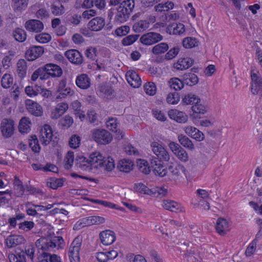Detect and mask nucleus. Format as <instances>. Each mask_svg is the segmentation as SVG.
Listing matches in <instances>:
<instances>
[{
    "instance_id": "1",
    "label": "nucleus",
    "mask_w": 262,
    "mask_h": 262,
    "mask_svg": "<svg viewBox=\"0 0 262 262\" xmlns=\"http://www.w3.org/2000/svg\"><path fill=\"white\" fill-rule=\"evenodd\" d=\"M135 7L134 0H125L117 8L115 13L114 21L118 24L123 23L129 18Z\"/></svg>"
},
{
    "instance_id": "2",
    "label": "nucleus",
    "mask_w": 262,
    "mask_h": 262,
    "mask_svg": "<svg viewBox=\"0 0 262 262\" xmlns=\"http://www.w3.org/2000/svg\"><path fill=\"white\" fill-rule=\"evenodd\" d=\"M91 132L92 139L99 144H107L113 139L111 134L105 129H94Z\"/></svg>"
},
{
    "instance_id": "3",
    "label": "nucleus",
    "mask_w": 262,
    "mask_h": 262,
    "mask_svg": "<svg viewBox=\"0 0 262 262\" xmlns=\"http://www.w3.org/2000/svg\"><path fill=\"white\" fill-rule=\"evenodd\" d=\"M151 150L157 157V159L163 161H168L170 155L165 148L160 143L153 142L151 143Z\"/></svg>"
},
{
    "instance_id": "4",
    "label": "nucleus",
    "mask_w": 262,
    "mask_h": 262,
    "mask_svg": "<svg viewBox=\"0 0 262 262\" xmlns=\"http://www.w3.org/2000/svg\"><path fill=\"white\" fill-rule=\"evenodd\" d=\"M82 239L78 236L73 241L69 248V257L71 262H79V251L81 246Z\"/></svg>"
},
{
    "instance_id": "5",
    "label": "nucleus",
    "mask_w": 262,
    "mask_h": 262,
    "mask_svg": "<svg viewBox=\"0 0 262 262\" xmlns=\"http://www.w3.org/2000/svg\"><path fill=\"white\" fill-rule=\"evenodd\" d=\"M0 129L4 138H10L14 134V122L12 119L5 118L1 123Z\"/></svg>"
},
{
    "instance_id": "6",
    "label": "nucleus",
    "mask_w": 262,
    "mask_h": 262,
    "mask_svg": "<svg viewBox=\"0 0 262 262\" xmlns=\"http://www.w3.org/2000/svg\"><path fill=\"white\" fill-rule=\"evenodd\" d=\"M162 39L163 36L160 34L150 32L142 35L140 38V41L144 45L150 46Z\"/></svg>"
},
{
    "instance_id": "7",
    "label": "nucleus",
    "mask_w": 262,
    "mask_h": 262,
    "mask_svg": "<svg viewBox=\"0 0 262 262\" xmlns=\"http://www.w3.org/2000/svg\"><path fill=\"white\" fill-rule=\"evenodd\" d=\"M52 239L40 238L36 242V246L38 248L39 253L41 255L43 252L50 251L55 248V245Z\"/></svg>"
},
{
    "instance_id": "8",
    "label": "nucleus",
    "mask_w": 262,
    "mask_h": 262,
    "mask_svg": "<svg viewBox=\"0 0 262 262\" xmlns=\"http://www.w3.org/2000/svg\"><path fill=\"white\" fill-rule=\"evenodd\" d=\"M64 55L71 62L74 64L80 65L83 62L82 54L77 50H69L64 53Z\"/></svg>"
},
{
    "instance_id": "9",
    "label": "nucleus",
    "mask_w": 262,
    "mask_h": 262,
    "mask_svg": "<svg viewBox=\"0 0 262 262\" xmlns=\"http://www.w3.org/2000/svg\"><path fill=\"white\" fill-rule=\"evenodd\" d=\"M24 26L28 31L36 33L41 32L44 28L43 23L38 19L28 20Z\"/></svg>"
},
{
    "instance_id": "10",
    "label": "nucleus",
    "mask_w": 262,
    "mask_h": 262,
    "mask_svg": "<svg viewBox=\"0 0 262 262\" xmlns=\"http://www.w3.org/2000/svg\"><path fill=\"white\" fill-rule=\"evenodd\" d=\"M44 53V48L41 46H33L26 51L25 57L29 61H33L40 57Z\"/></svg>"
},
{
    "instance_id": "11",
    "label": "nucleus",
    "mask_w": 262,
    "mask_h": 262,
    "mask_svg": "<svg viewBox=\"0 0 262 262\" xmlns=\"http://www.w3.org/2000/svg\"><path fill=\"white\" fill-rule=\"evenodd\" d=\"M27 111L35 117H40L43 114L41 106L38 103L31 100H27L26 102Z\"/></svg>"
},
{
    "instance_id": "12",
    "label": "nucleus",
    "mask_w": 262,
    "mask_h": 262,
    "mask_svg": "<svg viewBox=\"0 0 262 262\" xmlns=\"http://www.w3.org/2000/svg\"><path fill=\"white\" fill-rule=\"evenodd\" d=\"M43 68L46 74L53 78L60 77L63 74L62 69L55 64H46L43 66Z\"/></svg>"
},
{
    "instance_id": "13",
    "label": "nucleus",
    "mask_w": 262,
    "mask_h": 262,
    "mask_svg": "<svg viewBox=\"0 0 262 262\" xmlns=\"http://www.w3.org/2000/svg\"><path fill=\"white\" fill-rule=\"evenodd\" d=\"M52 130L49 125L45 124L40 130V140L42 144L47 145L52 140L53 137Z\"/></svg>"
},
{
    "instance_id": "14",
    "label": "nucleus",
    "mask_w": 262,
    "mask_h": 262,
    "mask_svg": "<svg viewBox=\"0 0 262 262\" xmlns=\"http://www.w3.org/2000/svg\"><path fill=\"white\" fill-rule=\"evenodd\" d=\"M162 161L159 160L156 158L150 160V164L153 169V171L156 175L161 177L165 176L167 173V170L162 164Z\"/></svg>"
},
{
    "instance_id": "15",
    "label": "nucleus",
    "mask_w": 262,
    "mask_h": 262,
    "mask_svg": "<svg viewBox=\"0 0 262 262\" xmlns=\"http://www.w3.org/2000/svg\"><path fill=\"white\" fill-rule=\"evenodd\" d=\"M101 242L105 246L112 244L116 239L115 233L110 230H106L101 232L99 234Z\"/></svg>"
},
{
    "instance_id": "16",
    "label": "nucleus",
    "mask_w": 262,
    "mask_h": 262,
    "mask_svg": "<svg viewBox=\"0 0 262 262\" xmlns=\"http://www.w3.org/2000/svg\"><path fill=\"white\" fill-rule=\"evenodd\" d=\"M168 170L174 179H180L186 177V169L182 165H171L168 166Z\"/></svg>"
},
{
    "instance_id": "17",
    "label": "nucleus",
    "mask_w": 262,
    "mask_h": 262,
    "mask_svg": "<svg viewBox=\"0 0 262 262\" xmlns=\"http://www.w3.org/2000/svg\"><path fill=\"white\" fill-rule=\"evenodd\" d=\"M104 158L100 152H95L92 154L89 157V161L92 169L102 167L104 164Z\"/></svg>"
},
{
    "instance_id": "18",
    "label": "nucleus",
    "mask_w": 262,
    "mask_h": 262,
    "mask_svg": "<svg viewBox=\"0 0 262 262\" xmlns=\"http://www.w3.org/2000/svg\"><path fill=\"white\" fill-rule=\"evenodd\" d=\"M105 222V219L102 216H91L83 218L81 220L79 223V225H81L82 227L89 226L93 225H100L104 223Z\"/></svg>"
},
{
    "instance_id": "19",
    "label": "nucleus",
    "mask_w": 262,
    "mask_h": 262,
    "mask_svg": "<svg viewBox=\"0 0 262 262\" xmlns=\"http://www.w3.org/2000/svg\"><path fill=\"white\" fill-rule=\"evenodd\" d=\"M126 80L133 88H139L141 84V80L138 74L133 71H128L125 75Z\"/></svg>"
},
{
    "instance_id": "20",
    "label": "nucleus",
    "mask_w": 262,
    "mask_h": 262,
    "mask_svg": "<svg viewBox=\"0 0 262 262\" xmlns=\"http://www.w3.org/2000/svg\"><path fill=\"white\" fill-rule=\"evenodd\" d=\"M168 114L170 119L178 123H185L188 120V116L185 113L177 110H171L168 111Z\"/></svg>"
},
{
    "instance_id": "21",
    "label": "nucleus",
    "mask_w": 262,
    "mask_h": 262,
    "mask_svg": "<svg viewBox=\"0 0 262 262\" xmlns=\"http://www.w3.org/2000/svg\"><path fill=\"white\" fill-rule=\"evenodd\" d=\"M166 32L170 35H183L185 32V27L182 23L173 24L167 27Z\"/></svg>"
},
{
    "instance_id": "22",
    "label": "nucleus",
    "mask_w": 262,
    "mask_h": 262,
    "mask_svg": "<svg viewBox=\"0 0 262 262\" xmlns=\"http://www.w3.org/2000/svg\"><path fill=\"white\" fill-rule=\"evenodd\" d=\"M193 63V60L190 58H181L173 64V68L177 70H185L190 67Z\"/></svg>"
},
{
    "instance_id": "23",
    "label": "nucleus",
    "mask_w": 262,
    "mask_h": 262,
    "mask_svg": "<svg viewBox=\"0 0 262 262\" xmlns=\"http://www.w3.org/2000/svg\"><path fill=\"white\" fill-rule=\"evenodd\" d=\"M162 206L165 209L171 212H179L183 211V207L181 205L178 203L172 200H163Z\"/></svg>"
},
{
    "instance_id": "24",
    "label": "nucleus",
    "mask_w": 262,
    "mask_h": 262,
    "mask_svg": "<svg viewBox=\"0 0 262 262\" xmlns=\"http://www.w3.org/2000/svg\"><path fill=\"white\" fill-rule=\"evenodd\" d=\"M229 223L226 219L220 217L216 222V230L221 235H224L229 231Z\"/></svg>"
},
{
    "instance_id": "25",
    "label": "nucleus",
    "mask_w": 262,
    "mask_h": 262,
    "mask_svg": "<svg viewBox=\"0 0 262 262\" xmlns=\"http://www.w3.org/2000/svg\"><path fill=\"white\" fill-rule=\"evenodd\" d=\"M29 0H12L11 7L15 13H21L28 7Z\"/></svg>"
},
{
    "instance_id": "26",
    "label": "nucleus",
    "mask_w": 262,
    "mask_h": 262,
    "mask_svg": "<svg viewBox=\"0 0 262 262\" xmlns=\"http://www.w3.org/2000/svg\"><path fill=\"white\" fill-rule=\"evenodd\" d=\"M68 108L69 105L67 103L61 102L58 103L51 112V118L53 119L59 118L66 112Z\"/></svg>"
},
{
    "instance_id": "27",
    "label": "nucleus",
    "mask_w": 262,
    "mask_h": 262,
    "mask_svg": "<svg viewBox=\"0 0 262 262\" xmlns=\"http://www.w3.org/2000/svg\"><path fill=\"white\" fill-rule=\"evenodd\" d=\"M105 25V20L102 17H96L91 20L89 24V28L92 31H98L101 30Z\"/></svg>"
},
{
    "instance_id": "28",
    "label": "nucleus",
    "mask_w": 262,
    "mask_h": 262,
    "mask_svg": "<svg viewBox=\"0 0 262 262\" xmlns=\"http://www.w3.org/2000/svg\"><path fill=\"white\" fill-rule=\"evenodd\" d=\"M76 85L81 89H87L91 85V80L86 74L78 75L76 79Z\"/></svg>"
},
{
    "instance_id": "29",
    "label": "nucleus",
    "mask_w": 262,
    "mask_h": 262,
    "mask_svg": "<svg viewBox=\"0 0 262 262\" xmlns=\"http://www.w3.org/2000/svg\"><path fill=\"white\" fill-rule=\"evenodd\" d=\"M75 163L77 167L80 168L82 170H90L92 169L89 159L87 160L86 158L82 156L76 157Z\"/></svg>"
},
{
    "instance_id": "30",
    "label": "nucleus",
    "mask_w": 262,
    "mask_h": 262,
    "mask_svg": "<svg viewBox=\"0 0 262 262\" xmlns=\"http://www.w3.org/2000/svg\"><path fill=\"white\" fill-rule=\"evenodd\" d=\"M184 84L189 86H193L199 82L198 77L192 73H185L182 76Z\"/></svg>"
},
{
    "instance_id": "31",
    "label": "nucleus",
    "mask_w": 262,
    "mask_h": 262,
    "mask_svg": "<svg viewBox=\"0 0 262 262\" xmlns=\"http://www.w3.org/2000/svg\"><path fill=\"white\" fill-rule=\"evenodd\" d=\"M38 262H61L60 257L57 255H51L47 252H43L38 255Z\"/></svg>"
},
{
    "instance_id": "32",
    "label": "nucleus",
    "mask_w": 262,
    "mask_h": 262,
    "mask_svg": "<svg viewBox=\"0 0 262 262\" xmlns=\"http://www.w3.org/2000/svg\"><path fill=\"white\" fill-rule=\"evenodd\" d=\"M24 241V239L22 236L12 235L6 238V242L8 247L12 248L21 244Z\"/></svg>"
},
{
    "instance_id": "33",
    "label": "nucleus",
    "mask_w": 262,
    "mask_h": 262,
    "mask_svg": "<svg viewBox=\"0 0 262 262\" xmlns=\"http://www.w3.org/2000/svg\"><path fill=\"white\" fill-rule=\"evenodd\" d=\"M133 165L134 164L131 160L123 159L118 162L117 167L121 171L128 172L133 169Z\"/></svg>"
},
{
    "instance_id": "34",
    "label": "nucleus",
    "mask_w": 262,
    "mask_h": 262,
    "mask_svg": "<svg viewBox=\"0 0 262 262\" xmlns=\"http://www.w3.org/2000/svg\"><path fill=\"white\" fill-rule=\"evenodd\" d=\"M178 141L184 147L192 150L194 149V145L192 141L186 136L184 135H180L178 137Z\"/></svg>"
},
{
    "instance_id": "35",
    "label": "nucleus",
    "mask_w": 262,
    "mask_h": 262,
    "mask_svg": "<svg viewBox=\"0 0 262 262\" xmlns=\"http://www.w3.org/2000/svg\"><path fill=\"white\" fill-rule=\"evenodd\" d=\"M13 36L16 41L23 42L25 41L27 39V33L26 31L21 28H16L13 30Z\"/></svg>"
},
{
    "instance_id": "36",
    "label": "nucleus",
    "mask_w": 262,
    "mask_h": 262,
    "mask_svg": "<svg viewBox=\"0 0 262 262\" xmlns=\"http://www.w3.org/2000/svg\"><path fill=\"white\" fill-rule=\"evenodd\" d=\"M117 125L118 122L117 121V119L115 118H109L108 120L106 122V126L108 129L112 131H115L116 133H118L119 135L118 137L123 138L124 136L123 133L121 132L120 130L118 131L116 129Z\"/></svg>"
},
{
    "instance_id": "37",
    "label": "nucleus",
    "mask_w": 262,
    "mask_h": 262,
    "mask_svg": "<svg viewBox=\"0 0 262 262\" xmlns=\"http://www.w3.org/2000/svg\"><path fill=\"white\" fill-rule=\"evenodd\" d=\"M31 121L29 118L24 117L20 120L19 130L21 133H27L30 130Z\"/></svg>"
},
{
    "instance_id": "38",
    "label": "nucleus",
    "mask_w": 262,
    "mask_h": 262,
    "mask_svg": "<svg viewBox=\"0 0 262 262\" xmlns=\"http://www.w3.org/2000/svg\"><path fill=\"white\" fill-rule=\"evenodd\" d=\"M182 101L184 104L186 105L191 104L193 105L197 102H200L201 100L199 97L196 96L194 94L192 93H189L187 95H185L183 97Z\"/></svg>"
},
{
    "instance_id": "39",
    "label": "nucleus",
    "mask_w": 262,
    "mask_h": 262,
    "mask_svg": "<svg viewBox=\"0 0 262 262\" xmlns=\"http://www.w3.org/2000/svg\"><path fill=\"white\" fill-rule=\"evenodd\" d=\"M17 73L19 77L24 78L26 75L27 69V62L25 59H20L17 63Z\"/></svg>"
},
{
    "instance_id": "40",
    "label": "nucleus",
    "mask_w": 262,
    "mask_h": 262,
    "mask_svg": "<svg viewBox=\"0 0 262 262\" xmlns=\"http://www.w3.org/2000/svg\"><path fill=\"white\" fill-rule=\"evenodd\" d=\"M149 23L146 20H141L136 23L133 26V30L136 32H141L149 27Z\"/></svg>"
},
{
    "instance_id": "41",
    "label": "nucleus",
    "mask_w": 262,
    "mask_h": 262,
    "mask_svg": "<svg viewBox=\"0 0 262 262\" xmlns=\"http://www.w3.org/2000/svg\"><path fill=\"white\" fill-rule=\"evenodd\" d=\"M169 86L176 91L180 90L184 87L183 80L178 78H172L168 81Z\"/></svg>"
},
{
    "instance_id": "42",
    "label": "nucleus",
    "mask_w": 262,
    "mask_h": 262,
    "mask_svg": "<svg viewBox=\"0 0 262 262\" xmlns=\"http://www.w3.org/2000/svg\"><path fill=\"white\" fill-rule=\"evenodd\" d=\"M51 10L53 14L59 16L63 14L65 12L64 6L60 3H54L51 6Z\"/></svg>"
},
{
    "instance_id": "43",
    "label": "nucleus",
    "mask_w": 262,
    "mask_h": 262,
    "mask_svg": "<svg viewBox=\"0 0 262 262\" xmlns=\"http://www.w3.org/2000/svg\"><path fill=\"white\" fill-rule=\"evenodd\" d=\"M168 45L165 42L160 43L155 46L152 49V52L155 55L164 53L168 49Z\"/></svg>"
},
{
    "instance_id": "44",
    "label": "nucleus",
    "mask_w": 262,
    "mask_h": 262,
    "mask_svg": "<svg viewBox=\"0 0 262 262\" xmlns=\"http://www.w3.org/2000/svg\"><path fill=\"white\" fill-rule=\"evenodd\" d=\"M73 119L69 115H66L62 118L59 122V125L63 129H66L70 127L73 123Z\"/></svg>"
},
{
    "instance_id": "45",
    "label": "nucleus",
    "mask_w": 262,
    "mask_h": 262,
    "mask_svg": "<svg viewBox=\"0 0 262 262\" xmlns=\"http://www.w3.org/2000/svg\"><path fill=\"white\" fill-rule=\"evenodd\" d=\"M13 184L14 189L17 191L16 193L17 196H19L23 195L24 193L25 188L22 182L16 176L14 177Z\"/></svg>"
},
{
    "instance_id": "46",
    "label": "nucleus",
    "mask_w": 262,
    "mask_h": 262,
    "mask_svg": "<svg viewBox=\"0 0 262 262\" xmlns=\"http://www.w3.org/2000/svg\"><path fill=\"white\" fill-rule=\"evenodd\" d=\"M174 4L171 2H167L164 4L160 3L155 7V9L157 12H162L163 11H167L173 8Z\"/></svg>"
},
{
    "instance_id": "47",
    "label": "nucleus",
    "mask_w": 262,
    "mask_h": 262,
    "mask_svg": "<svg viewBox=\"0 0 262 262\" xmlns=\"http://www.w3.org/2000/svg\"><path fill=\"white\" fill-rule=\"evenodd\" d=\"M13 83V78L11 75L9 74H5L3 75L1 85L5 88L7 89L12 85Z\"/></svg>"
},
{
    "instance_id": "48",
    "label": "nucleus",
    "mask_w": 262,
    "mask_h": 262,
    "mask_svg": "<svg viewBox=\"0 0 262 262\" xmlns=\"http://www.w3.org/2000/svg\"><path fill=\"white\" fill-rule=\"evenodd\" d=\"M46 76L47 75L45 73L43 67L37 69L33 72L31 76V80L35 81L38 77H39L41 80H43L48 78V77H46Z\"/></svg>"
},
{
    "instance_id": "49",
    "label": "nucleus",
    "mask_w": 262,
    "mask_h": 262,
    "mask_svg": "<svg viewBox=\"0 0 262 262\" xmlns=\"http://www.w3.org/2000/svg\"><path fill=\"white\" fill-rule=\"evenodd\" d=\"M9 259L10 262H27L24 251L17 253V255L14 254H9Z\"/></svg>"
},
{
    "instance_id": "50",
    "label": "nucleus",
    "mask_w": 262,
    "mask_h": 262,
    "mask_svg": "<svg viewBox=\"0 0 262 262\" xmlns=\"http://www.w3.org/2000/svg\"><path fill=\"white\" fill-rule=\"evenodd\" d=\"M74 160V152L72 151H69L64 159V168L66 169H69L73 165V162Z\"/></svg>"
},
{
    "instance_id": "51",
    "label": "nucleus",
    "mask_w": 262,
    "mask_h": 262,
    "mask_svg": "<svg viewBox=\"0 0 262 262\" xmlns=\"http://www.w3.org/2000/svg\"><path fill=\"white\" fill-rule=\"evenodd\" d=\"M29 145L33 151L35 152H39L40 146L37 137L35 135L31 137V139L29 140Z\"/></svg>"
},
{
    "instance_id": "52",
    "label": "nucleus",
    "mask_w": 262,
    "mask_h": 262,
    "mask_svg": "<svg viewBox=\"0 0 262 262\" xmlns=\"http://www.w3.org/2000/svg\"><path fill=\"white\" fill-rule=\"evenodd\" d=\"M251 84H262V78L260 76L258 71L255 69H251Z\"/></svg>"
},
{
    "instance_id": "53",
    "label": "nucleus",
    "mask_w": 262,
    "mask_h": 262,
    "mask_svg": "<svg viewBox=\"0 0 262 262\" xmlns=\"http://www.w3.org/2000/svg\"><path fill=\"white\" fill-rule=\"evenodd\" d=\"M137 166L139 170L144 174H148L150 171V168L148 166L147 162L144 160H139L137 161Z\"/></svg>"
},
{
    "instance_id": "54",
    "label": "nucleus",
    "mask_w": 262,
    "mask_h": 262,
    "mask_svg": "<svg viewBox=\"0 0 262 262\" xmlns=\"http://www.w3.org/2000/svg\"><path fill=\"white\" fill-rule=\"evenodd\" d=\"M183 46L185 48H192L198 46V41L195 38L188 37L185 38L182 42Z\"/></svg>"
},
{
    "instance_id": "55",
    "label": "nucleus",
    "mask_w": 262,
    "mask_h": 262,
    "mask_svg": "<svg viewBox=\"0 0 262 262\" xmlns=\"http://www.w3.org/2000/svg\"><path fill=\"white\" fill-rule=\"evenodd\" d=\"M135 188L136 190L140 193L152 195V191L142 183L135 184Z\"/></svg>"
},
{
    "instance_id": "56",
    "label": "nucleus",
    "mask_w": 262,
    "mask_h": 262,
    "mask_svg": "<svg viewBox=\"0 0 262 262\" xmlns=\"http://www.w3.org/2000/svg\"><path fill=\"white\" fill-rule=\"evenodd\" d=\"M97 54V50L93 47H88L84 52L85 56L92 60H95Z\"/></svg>"
},
{
    "instance_id": "57",
    "label": "nucleus",
    "mask_w": 262,
    "mask_h": 262,
    "mask_svg": "<svg viewBox=\"0 0 262 262\" xmlns=\"http://www.w3.org/2000/svg\"><path fill=\"white\" fill-rule=\"evenodd\" d=\"M81 20V16L76 14L68 15L66 17V23L74 25H78Z\"/></svg>"
},
{
    "instance_id": "58",
    "label": "nucleus",
    "mask_w": 262,
    "mask_h": 262,
    "mask_svg": "<svg viewBox=\"0 0 262 262\" xmlns=\"http://www.w3.org/2000/svg\"><path fill=\"white\" fill-rule=\"evenodd\" d=\"M35 38L37 41L40 43H45L48 42L51 40V36L48 33H42L36 35Z\"/></svg>"
},
{
    "instance_id": "59",
    "label": "nucleus",
    "mask_w": 262,
    "mask_h": 262,
    "mask_svg": "<svg viewBox=\"0 0 262 262\" xmlns=\"http://www.w3.org/2000/svg\"><path fill=\"white\" fill-rule=\"evenodd\" d=\"M104 164L102 167L107 171H112L115 168V164L114 160L110 157L104 158Z\"/></svg>"
},
{
    "instance_id": "60",
    "label": "nucleus",
    "mask_w": 262,
    "mask_h": 262,
    "mask_svg": "<svg viewBox=\"0 0 262 262\" xmlns=\"http://www.w3.org/2000/svg\"><path fill=\"white\" fill-rule=\"evenodd\" d=\"M34 226V223L32 221H25L18 224V229L26 232L30 231Z\"/></svg>"
},
{
    "instance_id": "61",
    "label": "nucleus",
    "mask_w": 262,
    "mask_h": 262,
    "mask_svg": "<svg viewBox=\"0 0 262 262\" xmlns=\"http://www.w3.org/2000/svg\"><path fill=\"white\" fill-rule=\"evenodd\" d=\"M81 139L76 135H72L70 138L69 144L71 148H76L80 144Z\"/></svg>"
},
{
    "instance_id": "62",
    "label": "nucleus",
    "mask_w": 262,
    "mask_h": 262,
    "mask_svg": "<svg viewBox=\"0 0 262 262\" xmlns=\"http://www.w3.org/2000/svg\"><path fill=\"white\" fill-rule=\"evenodd\" d=\"M167 102L171 104H177L180 100V96L178 93H170L166 97Z\"/></svg>"
},
{
    "instance_id": "63",
    "label": "nucleus",
    "mask_w": 262,
    "mask_h": 262,
    "mask_svg": "<svg viewBox=\"0 0 262 262\" xmlns=\"http://www.w3.org/2000/svg\"><path fill=\"white\" fill-rule=\"evenodd\" d=\"M144 89L145 93L150 96L156 94V86L154 83L148 82L144 85Z\"/></svg>"
},
{
    "instance_id": "64",
    "label": "nucleus",
    "mask_w": 262,
    "mask_h": 262,
    "mask_svg": "<svg viewBox=\"0 0 262 262\" xmlns=\"http://www.w3.org/2000/svg\"><path fill=\"white\" fill-rule=\"evenodd\" d=\"M180 48L176 46L169 50L165 55V58L167 60H170L174 58L179 53Z\"/></svg>"
}]
</instances>
